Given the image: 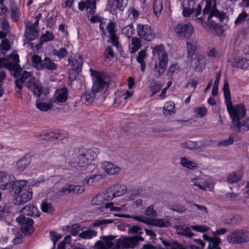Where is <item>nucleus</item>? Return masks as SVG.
<instances>
[{"label":"nucleus","instance_id":"16","mask_svg":"<svg viewBox=\"0 0 249 249\" xmlns=\"http://www.w3.org/2000/svg\"><path fill=\"white\" fill-rule=\"evenodd\" d=\"M9 14L11 21L13 22H18L20 18L21 12L19 7L13 0H10L9 6Z\"/></svg>","mask_w":249,"mask_h":249},{"label":"nucleus","instance_id":"40","mask_svg":"<svg viewBox=\"0 0 249 249\" xmlns=\"http://www.w3.org/2000/svg\"><path fill=\"white\" fill-rule=\"evenodd\" d=\"M162 0H154L153 3V11L155 15L157 17H159L162 10Z\"/></svg>","mask_w":249,"mask_h":249},{"label":"nucleus","instance_id":"50","mask_svg":"<svg viewBox=\"0 0 249 249\" xmlns=\"http://www.w3.org/2000/svg\"><path fill=\"white\" fill-rule=\"evenodd\" d=\"M162 87L156 81L152 82L149 85V89L151 92V96H153L154 94L159 92Z\"/></svg>","mask_w":249,"mask_h":249},{"label":"nucleus","instance_id":"21","mask_svg":"<svg viewBox=\"0 0 249 249\" xmlns=\"http://www.w3.org/2000/svg\"><path fill=\"white\" fill-rule=\"evenodd\" d=\"M115 238L116 236L112 235H104L101 237L104 246L106 249H115L118 247V240H115Z\"/></svg>","mask_w":249,"mask_h":249},{"label":"nucleus","instance_id":"31","mask_svg":"<svg viewBox=\"0 0 249 249\" xmlns=\"http://www.w3.org/2000/svg\"><path fill=\"white\" fill-rule=\"evenodd\" d=\"M97 232L92 229H89L82 231L78 234L79 239L89 240L96 237Z\"/></svg>","mask_w":249,"mask_h":249},{"label":"nucleus","instance_id":"25","mask_svg":"<svg viewBox=\"0 0 249 249\" xmlns=\"http://www.w3.org/2000/svg\"><path fill=\"white\" fill-rule=\"evenodd\" d=\"M205 15H203L202 17L198 18L196 19V21L198 23H200L203 26V27L206 30H211L212 29H215L217 26V24L215 23L214 22L211 20V18L213 17H211L209 19L208 18V17L207 18V20L206 22H204V19L205 18H203Z\"/></svg>","mask_w":249,"mask_h":249},{"label":"nucleus","instance_id":"34","mask_svg":"<svg viewBox=\"0 0 249 249\" xmlns=\"http://www.w3.org/2000/svg\"><path fill=\"white\" fill-rule=\"evenodd\" d=\"M180 164L184 168L194 170L197 168L196 164L193 161L188 159L185 157H182L180 159Z\"/></svg>","mask_w":249,"mask_h":249},{"label":"nucleus","instance_id":"23","mask_svg":"<svg viewBox=\"0 0 249 249\" xmlns=\"http://www.w3.org/2000/svg\"><path fill=\"white\" fill-rule=\"evenodd\" d=\"M204 240L208 241L209 244L208 249H221L219 245L221 242V239L218 237H210L206 234H204L202 236Z\"/></svg>","mask_w":249,"mask_h":249},{"label":"nucleus","instance_id":"53","mask_svg":"<svg viewBox=\"0 0 249 249\" xmlns=\"http://www.w3.org/2000/svg\"><path fill=\"white\" fill-rule=\"evenodd\" d=\"M180 70V67L177 64H173L168 69L167 75L169 76L172 77L178 74Z\"/></svg>","mask_w":249,"mask_h":249},{"label":"nucleus","instance_id":"55","mask_svg":"<svg viewBox=\"0 0 249 249\" xmlns=\"http://www.w3.org/2000/svg\"><path fill=\"white\" fill-rule=\"evenodd\" d=\"M29 165V161L25 158L19 160L17 163V168L20 171H23Z\"/></svg>","mask_w":249,"mask_h":249},{"label":"nucleus","instance_id":"2","mask_svg":"<svg viewBox=\"0 0 249 249\" xmlns=\"http://www.w3.org/2000/svg\"><path fill=\"white\" fill-rule=\"evenodd\" d=\"M72 158H70L69 165L78 171H84L97 157L99 153L97 149H89L74 151Z\"/></svg>","mask_w":249,"mask_h":249},{"label":"nucleus","instance_id":"5","mask_svg":"<svg viewBox=\"0 0 249 249\" xmlns=\"http://www.w3.org/2000/svg\"><path fill=\"white\" fill-rule=\"evenodd\" d=\"M203 15L209 14L208 18L212 17L217 18L223 21L226 18V14L220 12L216 8V0H206V6L203 10Z\"/></svg>","mask_w":249,"mask_h":249},{"label":"nucleus","instance_id":"24","mask_svg":"<svg viewBox=\"0 0 249 249\" xmlns=\"http://www.w3.org/2000/svg\"><path fill=\"white\" fill-rule=\"evenodd\" d=\"M21 211L25 215L34 217H38L40 214L37 208L32 204L23 207Z\"/></svg>","mask_w":249,"mask_h":249},{"label":"nucleus","instance_id":"38","mask_svg":"<svg viewBox=\"0 0 249 249\" xmlns=\"http://www.w3.org/2000/svg\"><path fill=\"white\" fill-rule=\"evenodd\" d=\"M36 107L41 111H47L53 107L51 103L41 102L39 99L36 101Z\"/></svg>","mask_w":249,"mask_h":249},{"label":"nucleus","instance_id":"9","mask_svg":"<svg viewBox=\"0 0 249 249\" xmlns=\"http://www.w3.org/2000/svg\"><path fill=\"white\" fill-rule=\"evenodd\" d=\"M136 30L137 35L146 41H151L155 38L156 35L149 25L138 24Z\"/></svg>","mask_w":249,"mask_h":249},{"label":"nucleus","instance_id":"22","mask_svg":"<svg viewBox=\"0 0 249 249\" xmlns=\"http://www.w3.org/2000/svg\"><path fill=\"white\" fill-rule=\"evenodd\" d=\"M79 9L82 11L85 9L90 13H94L96 9V0H86L78 3Z\"/></svg>","mask_w":249,"mask_h":249},{"label":"nucleus","instance_id":"13","mask_svg":"<svg viewBox=\"0 0 249 249\" xmlns=\"http://www.w3.org/2000/svg\"><path fill=\"white\" fill-rule=\"evenodd\" d=\"M16 220L21 225V230L25 235L30 234L33 231L34 221L32 219L21 215L17 217Z\"/></svg>","mask_w":249,"mask_h":249},{"label":"nucleus","instance_id":"36","mask_svg":"<svg viewBox=\"0 0 249 249\" xmlns=\"http://www.w3.org/2000/svg\"><path fill=\"white\" fill-rule=\"evenodd\" d=\"M114 222L113 220L107 219H96L92 223L91 226L93 227H99L102 229L107 224H111Z\"/></svg>","mask_w":249,"mask_h":249},{"label":"nucleus","instance_id":"8","mask_svg":"<svg viewBox=\"0 0 249 249\" xmlns=\"http://www.w3.org/2000/svg\"><path fill=\"white\" fill-rule=\"evenodd\" d=\"M95 78L93 80V85L91 91L96 94L100 92H104L107 90L108 84L104 80V75L101 72L93 71Z\"/></svg>","mask_w":249,"mask_h":249},{"label":"nucleus","instance_id":"33","mask_svg":"<svg viewBox=\"0 0 249 249\" xmlns=\"http://www.w3.org/2000/svg\"><path fill=\"white\" fill-rule=\"evenodd\" d=\"M141 46V40L137 37H133L129 48V52L131 53H134L139 50Z\"/></svg>","mask_w":249,"mask_h":249},{"label":"nucleus","instance_id":"35","mask_svg":"<svg viewBox=\"0 0 249 249\" xmlns=\"http://www.w3.org/2000/svg\"><path fill=\"white\" fill-rule=\"evenodd\" d=\"M95 94L92 91H86L82 94L81 97V100L84 104H89L91 103L94 100Z\"/></svg>","mask_w":249,"mask_h":249},{"label":"nucleus","instance_id":"14","mask_svg":"<svg viewBox=\"0 0 249 249\" xmlns=\"http://www.w3.org/2000/svg\"><path fill=\"white\" fill-rule=\"evenodd\" d=\"M25 86L37 97H39L42 93V87L38 80L35 77L28 82Z\"/></svg>","mask_w":249,"mask_h":249},{"label":"nucleus","instance_id":"17","mask_svg":"<svg viewBox=\"0 0 249 249\" xmlns=\"http://www.w3.org/2000/svg\"><path fill=\"white\" fill-rule=\"evenodd\" d=\"M111 194L109 196L107 192L99 193L94 197L91 201V204L94 206H101L106 201L111 200Z\"/></svg>","mask_w":249,"mask_h":249},{"label":"nucleus","instance_id":"56","mask_svg":"<svg viewBox=\"0 0 249 249\" xmlns=\"http://www.w3.org/2000/svg\"><path fill=\"white\" fill-rule=\"evenodd\" d=\"M41 209L42 211L45 213H51L54 211V208L52 205L47 202H43L41 204Z\"/></svg>","mask_w":249,"mask_h":249},{"label":"nucleus","instance_id":"54","mask_svg":"<svg viewBox=\"0 0 249 249\" xmlns=\"http://www.w3.org/2000/svg\"><path fill=\"white\" fill-rule=\"evenodd\" d=\"M248 17V15L247 12L245 11H243L238 16L237 18L235 19L234 21V23L235 25H240L243 24L247 18Z\"/></svg>","mask_w":249,"mask_h":249},{"label":"nucleus","instance_id":"32","mask_svg":"<svg viewBox=\"0 0 249 249\" xmlns=\"http://www.w3.org/2000/svg\"><path fill=\"white\" fill-rule=\"evenodd\" d=\"M163 113L165 116H171L175 113V104L173 102H167L163 107Z\"/></svg>","mask_w":249,"mask_h":249},{"label":"nucleus","instance_id":"27","mask_svg":"<svg viewBox=\"0 0 249 249\" xmlns=\"http://www.w3.org/2000/svg\"><path fill=\"white\" fill-rule=\"evenodd\" d=\"M27 181L26 180H20L13 181L11 188L14 191L15 196L22 191L26 187Z\"/></svg>","mask_w":249,"mask_h":249},{"label":"nucleus","instance_id":"26","mask_svg":"<svg viewBox=\"0 0 249 249\" xmlns=\"http://www.w3.org/2000/svg\"><path fill=\"white\" fill-rule=\"evenodd\" d=\"M68 91L67 89L63 88L56 91L54 96V102L58 103L65 102L68 98Z\"/></svg>","mask_w":249,"mask_h":249},{"label":"nucleus","instance_id":"3","mask_svg":"<svg viewBox=\"0 0 249 249\" xmlns=\"http://www.w3.org/2000/svg\"><path fill=\"white\" fill-rule=\"evenodd\" d=\"M74 154V150L69 147L56 149L53 153L54 156L58 157L56 160V166L64 169L72 168L69 165V160L70 158H72Z\"/></svg>","mask_w":249,"mask_h":249},{"label":"nucleus","instance_id":"52","mask_svg":"<svg viewBox=\"0 0 249 249\" xmlns=\"http://www.w3.org/2000/svg\"><path fill=\"white\" fill-rule=\"evenodd\" d=\"M53 141L55 140L61 141L69 137L68 133L65 131H57L53 132Z\"/></svg>","mask_w":249,"mask_h":249},{"label":"nucleus","instance_id":"4","mask_svg":"<svg viewBox=\"0 0 249 249\" xmlns=\"http://www.w3.org/2000/svg\"><path fill=\"white\" fill-rule=\"evenodd\" d=\"M33 67L37 71L46 70L53 71L57 70L58 66L50 57L46 56L42 60L41 57L37 54L32 56Z\"/></svg>","mask_w":249,"mask_h":249},{"label":"nucleus","instance_id":"57","mask_svg":"<svg viewBox=\"0 0 249 249\" xmlns=\"http://www.w3.org/2000/svg\"><path fill=\"white\" fill-rule=\"evenodd\" d=\"M53 54L56 55L59 59H62L68 55V51L65 48H62L59 50H54L53 51Z\"/></svg>","mask_w":249,"mask_h":249},{"label":"nucleus","instance_id":"58","mask_svg":"<svg viewBox=\"0 0 249 249\" xmlns=\"http://www.w3.org/2000/svg\"><path fill=\"white\" fill-rule=\"evenodd\" d=\"M101 178L100 175H93L88 178L84 179L83 183L84 185H92L94 183L95 180H98Z\"/></svg>","mask_w":249,"mask_h":249},{"label":"nucleus","instance_id":"44","mask_svg":"<svg viewBox=\"0 0 249 249\" xmlns=\"http://www.w3.org/2000/svg\"><path fill=\"white\" fill-rule=\"evenodd\" d=\"M242 178L239 173L233 172L229 174L227 178V181L230 183H234L239 181Z\"/></svg>","mask_w":249,"mask_h":249},{"label":"nucleus","instance_id":"51","mask_svg":"<svg viewBox=\"0 0 249 249\" xmlns=\"http://www.w3.org/2000/svg\"><path fill=\"white\" fill-rule=\"evenodd\" d=\"M71 193H72V184L66 185L63 186L57 193L58 196H62L68 195Z\"/></svg>","mask_w":249,"mask_h":249},{"label":"nucleus","instance_id":"29","mask_svg":"<svg viewBox=\"0 0 249 249\" xmlns=\"http://www.w3.org/2000/svg\"><path fill=\"white\" fill-rule=\"evenodd\" d=\"M147 55L146 50L143 49L139 52L136 60L141 65V69L142 72H144L146 68L145 59L147 58Z\"/></svg>","mask_w":249,"mask_h":249},{"label":"nucleus","instance_id":"45","mask_svg":"<svg viewBox=\"0 0 249 249\" xmlns=\"http://www.w3.org/2000/svg\"><path fill=\"white\" fill-rule=\"evenodd\" d=\"M0 20L1 30L6 33H9L11 29V26L9 25L8 20L6 17H0Z\"/></svg>","mask_w":249,"mask_h":249},{"label":"nucleus","instance_id":"47","mask_svg":"<svg viewBox=\"0 0 249 249\" xmlns=\"http://www.w3.org/2000/svg\"><path fill=\"white\" fill-rule=\"evenodd\" d=\"M195 1L194 0H188L187 7H189L190 8L195 11V16H198L201 11V6L200 4H198L197 7L195 9Z\"/></svg>","mask_w":249,"mask_h":249},{"label":"nucleus","instance_id":"12","mask_svg":"<svg viewBox=\"0 0 249 249\" xmlns=\"http://www.w3.org/2000/svg\"><path fill=\"white\" fill-rule=\"evenodd\" d=\"M32 189L26 187L24 190L15 196L14 203L16 205H22L32 199Z\"/></svg>","mask_w":249,"mask_h":249},{"label":"nucleus","instance_id":"15","mask_svg":"<svg viewBox=\"0 0 249 249\" xmlns=\"http://www.w3.org/2000/svg\"><path fill=\"white\" fill-rule=\"evenodd\" d=\"M127 191V187L125 185L117 184L109 188L107 192L110 196H112L111 200L115 197L120 196L125 194Z\"/></svg>","mask_w":249,"mask_h":249},{"label":"nucleus","instance_id":"39","mask_svg":"<svg viewBox=\"0 0 249 249\" xmlns=\"http://www.w3.org/2000/svg\"><path fill=\"white\" fill-rule=\"evenodd\" d=\"M150 48L152 49V54L157 57L166 52L165 47L162 44L152 46Z\"/></svg>","mask_w":249,"mask_h":249},{"label":"nucleus","instance_id":"49","mask_svg":"<svg viewBox=\"0 0 249 249\" xmlns=\"http://www.w3.org/2000/svg\"><path fill=\"white\" fill-rule=\"evenodd\" d=\"M38 30H25V36L29 41H32L35 39L38 36Z\"/></svg>","mask_w":249,"mask_h":249},{"label":"nucleus","instance_id":"62","mask_svg":"<svg viewBox=\"0 0 249 249\" xmlns=\"http://www.w3.org/2000/svg\"><path fill=\"white\" fill-rule=\"evenodd\" d=\"M207 111V109L205 107H201L196 108L194 112L198 117L203 118L206 116Z\"/></svg>","mask_w":249,"mask_h":249},{"label":"nucleus","instance_id":"11","mask_svg":"<svg viewBox=\"0 0 249 249\" xmlns=\"http://www.w3.org/2000/svg\"><path fill=\"white\" fill-rule=\"evenodd\" d=\"M20 71L21 73L20 77L18 78V75L17 78H16V80L15 81V86L17 89H16L17 93L19 95L21 94V90L23 88V84L25 83L26 85L35 77L33 73L31 71H27L25 70L22 71L21 70H20Z\"/></svg>","mask_w":249,"mask_h":249},{"label":"nucleus","instance_id":"42","mask_svg":"<svg viewBox=\"0 0 249 249\" xmlns=\"http://www.w3.org/2000/svg\"><path fill=\"white\" fill-rule=\"evenodd\" d=\"M83 64V59L79 56L72 62V70L79 72L82 68Z\"/></svg>","mask_w":249,"mask_h":249},{"label":"nucleus","instance_id":"60","mask_svg":"<svg viewBox=\"0 0 249 249\" xmlns=\"http://www.w3.org/2000/svg\"><path fill=\"white\" fill-rule=\"evenodd\" d=\"M142 228L136 225H129L127 230L129 234H141L142 233Z\"/></svg>","mask_w":249,"mask_h":249},{"label":"nucleus","instance_id":"28","mask_svg":"<svg viewBox=\"0 0 249 249\" xmlns=\"http://www.w3.org/2000/svg\"><path fill=\"white\" fill-rule=\"evenodd\" d=\"M232 65L234 67L246 69L249 67V60L240 57L235 58Z\"/></svg>","mask_w":249,"mask_h":249},{"label":"nucleus","instance_id":"43","mask_svg":"<svg viewBox=\"0 0 249 249\" xmlns=\"http://www.w3.org/2000/svg\"><path fill=\"white\" fill-rule=\"evenodd\" d=\"M54 38V35L52 32L46 31L44 34H43L40 38V43L42 45L44 42L52 41Z\"/></svg>","mask_w":249,"mask_h":249},{"label":"nucleus","instance_id":"63","mask_svg":"<svg viewBox=\"0 0 249 249\" xmlns=\"http://www.w3.org/2000/svg\"><path fill=\"white\" fill-rule=\"evenodd\" d=\"M81 230V225L79 224H75L70 227L69 231L72 236L78 235L79 231Z\"/></svg>","mask_w":249,"mask_h":249},{"label":"nucleus","instance_id":"19","mask_svg":"<svg viewBox=\"0 0 249 249\" xmlns=\"http://www.w3.org/2000/svg\"><path fill=\"white\" fill-rule=\"evenodd\" d=\"M193 60L196 71L198 72L202 71L206 65V59L205 57L202 54L196 53L192 61Z\"/></svg>","mask_w":249,"mask_h":249},{"label":"nucleus","instance_id":"41","mask_svg":"<svg viewBox=\"0 0 249 249\" xmlns=\"http://www.w3.org/2000/svg\"><path fill=\"white\" fill-rule=\"evenodd\" d=\"M11 205L6 204L3 206L0 207V220L7 217L10 213Z\"/></svg>","mask_w":249,"mask_h":249},{"label":"nucleus","instance_id":"37","mask_svg":"<svg viewBox=\"0 0 249 249\" xmlns=\"http://www.w3.org/2000/svg\"><path fill=\"white\" fill-rule=\"evenodd\" d=\"M166 66L156 63L154 66V75L156 78H159L165 72Z\"/></svg>","mask_w":249,"mask_h":249},{"label":"nucleus","instance_id":"7","mask_svg":"<svg viewBox=\"0 0 249 249\" xmlns=\"http://www.w3.org/2000/svg\"><path fill=\"white\" fill-rule=\"evenodd\" d=\"M228 242L232 244H241L249 241V232L245 230L234 231L227 237Z\"/></svg>","mask_w":249,"mask_h":249},{"label":"nucleus","instance_id":"59","mask_svg":"<svg viewBox=\"0 0 249 249\" xmlns=\"http://www.w3.org/2000/svg\"><path fill=\"white\" fill-rule=\"evenodd\" d=\"M168 209L177 212L178 213H182L185 212L186 211V208L184 206H183L180 204H176L174 205H169Z\"/></svg>","mask_w":249,"mask_h":249},{"label":"nucleus","instance_id":"48","mask_svg":"<svg viewBox=\"0 0 249 249\" xmlns=\"http://www.w3.org/2000/svg\"><path fill=\"white\" fill-rule=\"evenodd\" d=\"M122 33L125 36L128 38H130L134 34L135 30L132 25L129 24L122 29Z\"/></svg>","mask_w":249,"mask_h":249},{"label":"nucleus","instance_id":"20","mask_svg":"<svg viewBox=\"0 0 249 249\" xmlns=\"http://www.w3.org/2000/svg\"><path fill=\"white\" fill-rule=\"evenodd\" d=\"M102 168L108 175L117 174L121 170V168L111 162L104 161L102 163Z\"/></svg>","mask_w":249,"mask_h":249},{"label":"nucleus","instance_id":"10","mask_svg":"<svg viewBox=\"0 0 249 249\" xmlns=\"http://www.w3.org/2000/svg\"><path fill=\"white\" fill-rule=\"evenodd\" d=\"M194 31V26L190 23H180L175 28L176 34L180 38H188Z\"/></svg>","mask_w":249,"mask_h":249},{"label":"nucleus","instance_id":"30","mask_svg":"<svg viewBox=\"0 0 249 249\" xmlns=\"http://www.w3.org/2000/svg\"><path fill=\"white\" fill-rule=\"evenodd\" d=\"M187 57L190 61H192L195 56V52L196 48V42L192 41V42H187Z\"/></svg>","mask_w":249,"mask_h":249},{"label":"nucleus","instance_id":"18","mask_svg":"<svg viewBox=\"0 0 249 249\" xmlns=\"http://www.w3.org/2000/svg\"><path fill=\"white\" fill-rule=\"evenodd\" d=\"M14 176L8 175L6 173H3L0 177V189L3 190H8L11 188L13 181Z\"/></svg>","mask_w":249,"mask_h":249},{"label":"nucleus","instance_id":"46","mask_svg":"<svg viewBox=\"0 0 249 249\" xmlns=\"http://www.w3.org/2000/svg\"><path fill=\"white\" fill-rule=\"evenodd\" d=\"M10 49L11 46L9 40L7 39H3L0 44V53L4 55Z\"/></svg>","mask_w":249,"mask_h":249},{"label":"nucleus","instance_id":"6","mask_svg":"<svg viewBox=\"0 0 249 249\" xmlns=\"http://www.w3.org/2000/svg\"><path fill=\"white\" fill-rule=\"evenodd\" d=\"M144 238L141 236H125L118 239V247L115 249H129L136 248L139 241H143Z\"/></svg>","mask_w":249,"mask_h":249},{"label":"nucleus","instance_id":"64","mask_svg":"<svg viewBox=\"0 0 249 249\" xmlns=\"http://www.w3.org/2000/svg\"><path fill=\"white\" fill-rule=\"evenodd\" d=\"M106 29L109 36L115 35L116 32V24L112 21H110L107 24Z\"/></svg>","mask_w":249,"mask_h":249},{"label":"nucleus","instance_id":"1","mask_svg":"<svg viewBox=\"0 0 249 249\" xmlns=\"http://www.w3.org/2000/svg\"><path fill=\"white\" fill-rule=\"evenodd\" d=\"M225 103L231 120V123L239 132L249 130V118L246 116V108L243 104L233 106L231 100V95L228 80L225 79L223 88Z\"/></svg>","mask_w":249,"mask_h":249},{"label":"nucleus","instance_id":"61","mask_svg":"<svg viewBox=\"0 0 249 249\" xmlns=\"http://www.w3.org/2000/svg\"><path fill=\"white\" fill-rule=\"evenodd\" d=\"M107 9L111 13L115 12L118 9L116 0H108Z\"/></svg>","mask_w":249,"mask_h":249}]
</instances>
